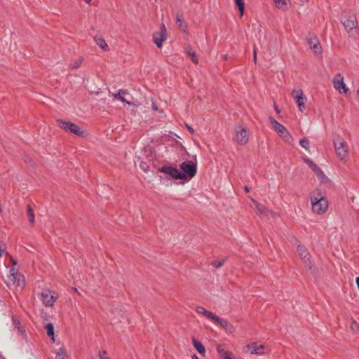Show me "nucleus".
Segmentation results:
<instances>
[{
    "instance_id": "f257e3e1",
    "label": "nucleus",
    "mask_w": 359,
    "mask_h": 359,
    "mask_svg": "<svg viewBox=\"0 0 359 359\" xmlns=\"http://www.w3.org/2000/svg\"><path fill=\"white\" fill-rule=\"evenodd\" d=\"M312 212L316 215H323L328 208V202L319 190L313 191L310 197Z\"/></svg>"
},
{
    "instance_id": "f03ea898",
    "label": "nucleus",
    "mask_w": 359,
    "mask_h": 359,
    "mask_svg": "<svg viewBox=\"0 0 359 359\" xmlns=\"http://www.w3.org/2000/svg\"><path fill=\"white\" fill-rule=\"evenodd\" d=\"M333 144L337 158L341 161H346L348 156V147L345 140L338 135L334 139Z\"/></svg>"
},
{
    "instance_id": "7ed1b4c3",
    "label": "nucleus",
    "mask_w": 359,
    "mask_h": 359,
    "mask_svg": "<svg viewBox=\"0 0 359 359\" xmlns=\"http://www.w3.org/2000/svg\"><path fill=\"white\" fill-rule=\"evenodd\" d=\"M183 180L194 177L197 172V164L193 161H186L180 164Z\"/></svg>"
},
{
    "instance_id": "20e7f679",
    "label": "nucleus",
    "mask_w": 359,
    "mask_h": 359,
    "mask_svg": "<svg viewBox=\"0 0 359 359\" xmlns=\"http://www.w3.org/2000/svg\"><path fill=\"white\" fill-rule=\"evenodd\" d=\"M57 123L62 129L69 131L76 135L85 137L87 135L86 132L83 129L72 122L58 120Z\"/></svg>"
},
{
    "instance_id": "39448f33",
    "label": "nucleus",
    "mask_w": 359,
    "mask_h": 359,
    "mask_svg": "<svg viewBox=\"0 0 359 359\" xmlns=\"http://www.w3.org/2000/svg\"><path fill=\"white\" fill-rule=\"evenodd\" d=\"M341 22L344 28L351 36L358 34V22L355 15H347L344 16Z\"/></svg>"
},
{
    "instance_id": "423d86ee",
    "label": "nucleus",
    "mask_w": 359,
    "mask_h": 359,
    "mask_svg": "<svg viewBox=\"0 0 359 359\" xmlns=\"http://www.w3.org/2000/svg\"><path fill=\"white\" fill-rule=\"evenodd\" d=\"M249 140L248 133L245 128L241 126L235 127V141L239 145H245Z\"/></svg>"
},
{
    "instance_id": "0eeeda50",
    "label": "nucleus",
    "mask_w": 359,
    "mask_h": 359,
    "mask_svg": "<svg viewBox=\"0 0 359 359\" xmlns=\"http://www.w3.org/2000/svg\"><path fill=\"white\" fill-rule=\"evenodd\" d=\"M25 278L24 276L21 273L18 274V276H15L13 273H9L7 276V279L6 280V283L8 287H16L22 288L25 285Z\"/></svg>"
},
{
    "instance_id": "6e6552de",
    "label": "nucleus",
    "mask_w": 359,
    "mask_h": 359,
    "mask_svg": "<svg viewBox=\"0 0 359 359\" xmlns=\"http://www.w3.org/2000/svg\"><path fill=\"white\" fill-rule=\"evenodd\" d=\"M291 95L293 99L295 100L298 106L299 110L303 112L306 109L305 103L307 99L306 97L304 95L302 90L294 89L292 90Z\"/></svg>"
},
{
    "instance_id": "1a4fd4ad",
    "label": "nucleus",
    "mask_w": 359,
    "mask_h": 359,
    "mask_svg": "<svg viewBox=\"0 0 359 359\" xmlns=\"http://www.w3.org/2000/svg\"><path fill=\"white\" fill-rule=\"evenodd\" d=\"M167 37V29L165 25L163 24L160 28V30L154 33L153 41L156 45L157 48H161L163 43L165 41H166Z\"/></svg>"
},
{
    "instance_id": "9d476101",
    "label": "nucleus",
    "mask_w": 359,
    "mask_h": 359,
    "mask_svg": "<svg viewBox=\"0 0 359 359\" xmlns=\"http://www.w3.org/2000/svg\"><path fill=\"white\" fill-rule=\"evenodd\" d=\"M254 205H255V210L257 213V215L263 218V217H275L276 214L267 209L266 207H264L263 205L258 203L255 199H251Z\"/></svg>"
},
{
    "instance_id": "9b49d317",
    "label": "nucleus",
    "mask_w": 359,
    "mask_h": 359,
    "mask_svg": "<svg viewBox=\"0 0 359 359\" xmlns=\"http://www.w3.org/2000/svg\"><path fill=\"white\" fill-rule=\"evenodd\" d=\"M333 86L336 90L339 93H346L348 91V88L344 82V77L341 74H337L333 79Z\"/></svg>"
},
{
    "instance_id": "f8f14e48",
    "label": "nucleus",
    "mask_w": 359,
    "mask_h": 359,
    "mask_svg": "<svg viewBox=\"0 0 359 359\" xmlns=\"http://www.w3.org/2000/svg\"><path fill=\"white\" fill-rule=\"evenodd\" d=\"M307 41L313 53L320 55L321 53V46L318 38L313 34H309L307 36Z\"/></svg>"
},
{
    "instance_id": "ddd939ff",
    "label": "nucleus",
    "mask_w": 359,
    "mask_h": 359,
    "mask_svg": "<svg viewBox=\"0 0 359 359\" xmlns=\"http://www.w3.org/2000/svg\"><path fill=\"white\" fill-rule=\"evenodd\" d=\"M297 252L306 266L311 269L313 264L312 262L310 260V255L307 249L304 246L299 245L297 246Z\"/></svg>"
},
{
    "instance_id": "4468645a",
    "label": "nucleus",
    "mask_w": 359,
    "mask_h": 359,
    "mask_svg": "<svg viewBox=\"0 0 359 359\" xmlns=\"http://www.w3.org/2000/svg\"><path fill=\"white\" fill-rule=\"evenodd\" d=\"M161 172H163L170 175L173 179L183 180L182 175L180 171L177 168L170 166H163L161 168Z\"/></svg>"
},
{
    "instance_id": "2eb2a0df",
    "label": "nucleus",
    "mask_w": 359,
    "mask_h": 359,
    "mask_svg": "<svg viewBox=\"0 0 359 359\" xmlns=\"http://www.w3.org/2000/svg\"><path fill=\"white\" fill-rule=\"evenodd\" d=\"M111 96L113 97V100H120L129 105L132 104L129 101V98H130V94L123 90H119L116 93H112Z\"/></svg>"
},
{
    "instance_id": "dca6fc26",
    "label": "nucleus",
    "mask_w": 359,
    "mask_h": 359,
    "mask_svg": "<svg viewBox=\"0 0 359 359\" xmlns=\"http://www.w3.org/2000/svg\"><path fill=\"white\" fill-rule=\"evenodd\" d=\"M41 298L43 304L47 306H52L56 300V297L51 295L48 290L41 292Z\"/></svg>"
},
{
    "instance_id": "f3484780",
    "label": "nucleus",
    "mask_w": 359,
    "mask_h": 359,
    "mask_svg": "<svg viewBox=\"0 0 359 359\" xmlns=\"http://www.w3.org/2000/svg\"><path fill=\"white\" fill-rule=\"evenodd\" d=\"M247 351L251 354H263L264 346L262 344H257V343H252L248 344Z\"/></svg>"
},
{
    "instance_id": "a211bd4d",
    "label": "nucleus",
    "mask_w": 359,
    "mask_h": 359,
    "mask_svg": "<svg viewBox=\"0 0 359 359\" xmlns=\"http://www.w3.org/2000/svg\"><path fill=\"white\" fill-rule=\"evenodd\" d=\"M269 120L273 129L278 134V135H280L287 130L282 124L278 123L272 116H270Z\"/></svg>"
},
{
    "instance_id": "6ab92c4d",
    "label": "nucleus",
    "mask_w": 359,
    "mask_h": 359,
    "mask_svg": "<svg viewBox=\"0 0 359 359\" xmlns=\"http://www.w3.org/2000/svg\"><path fill=\"white\" fill-rule=\"evenodd\" d=\"M318 180L322 184H325L329 182L328 177L325 175V173L321 170V169L317 165L314 169L312 170Z\"/></svg>"
},
{
    "instance_id": "aec40b11",
    "label": "nucleus",
    "mask_w": 359,
    "mask_h": 359,
    "mask_svg": "<svg viewBox=\"0 0 359 359\" xmlns=\"http://www.w3.org/2000/svg\"><path fill=\"white\" fill-rule=\"evenodd\" d=\"M217 351L219 355L223 359H227L231 357V353L226 350L224 344H219L217 346Z\"/></svg>"
},
{
    "instance_id": "412c9836",
    "label": "nucleus",
    "mask_w": 359,
    "mask_h": 359,
    "mask_svg": "<svg viewBox=\"0 0 359 359\" xmlns=\"http://www.w3.org/2000/svg\"><path fill=\"white\" fill-rule=\"evenodd\" d=\"M217 323L221 325L227 332H233L234 330L233 326L224 318H219Z\"/></svg>"
},
{
    "instance_id": "4be33fe9",
    "label": "nucleus",
    "mask_w": 359,
    "mask_h": 359,
    "mask_svg": "<svg viewBox=\"0 0 359 359\" xmlns=\"http://www.w3.org/2000/svg\"><path fill=\"white\" fill-rule=\"evenodd\" d=\"M44 329L46 331L47 335L50 338L52 342H55V331H54L53 324L51 323H47L45 325Z\"/></svg>"
},
{
    "instance_id": "5701e85b",
    "label": "nucleus",
    "mask_w": 359,
    "mask_h": 359,
    "mask_svg": "<svg viewBox=\"0 0 359 359\" xmlns=\"http://www.w3.org/2000/svg\"><path fill=\"white\" fill-rule=\"evenodd\" d=\"M192 344L194 348L196 349V351L202 355H204L205 353V348L203 345V344L196 340L195 338L192 339Z\"/></svg>"
},
{
    "instance_id": "b1692460",
    "label": "nucleus",
    "mask_w": 359,
    "mask_h": 359,
    "mask_svg": "<svg viewBox=\"0 0 359 359\" xmlns=\"http://www.w3.org/2000/svg\"><path fill=\"white\" fill-rule=\"evenodd\" d=\"M94 41L95 43L103 50L106 51L108 50V45L102 36H95L94 37Z\"/></svg>"
},
{
    "instance_id": "393cba45",
    "label": "nucleus",
    "mask_w": 359,
    "mask_h": 359,
    "mask_svg": "<svg viewBox=\"0 0 359 359\" xmlns=\"http://www.w3.org/2000/svg\"><path fill=\"white\" fill-rule=\"evenodd\" d=\"M176 23L181 30H182L183 32H185L187 30V23L185 22L183 16L181 14H177Z\"/></svg>"
},
{
    "instance_id": "a878e982",
    "label": "nucleus",
    "mask_w": 359,
    "mask_h": 359,
    "mask_svg": "<svg viewBox=\"0 0 359 359\" xmlns=\"http://www.w3.org/2000/svg\"><path fill=\"white\" fill-rule=\"evenodd\" d=\"M289 1L290 0H273L276 7L282 11L287 9Z\"/></svg>"
},
{
    "instance_id": "bb28decb",
    "label": "nucleus",
    "mask_w": 359,
    "mask_h": 359,
    "mask_svg": "<svg viewBox=\"0 0 359 359\" xmlns=\"http://www.w3.org/2000/svg\"><path fill=\"white\" fill-rule=\"evenodd\" d=\"M283 141H285L286 143L292 144L294 139L290 135V133L286 130L285 132H283V134L279 135Z\"/></svg>"
},
{
    "instance_id": "cd10ccee",
    "label": "nucleus",
    "mask_w": 359,
    "mask_h": 359,
    "mask_svg": "<svg viewBox=\"0 0 359 359\" xmlns=\"http://www.w3.org/2000/svg\"><path fill=\"white\" fill-rule=\"evenodd\" d=\"M204 316L215 323H217L219 318V317L208 310L205 311Z\"/></svg>"
},
{
    "instance_id": "c85d7f7f",
    "label": "nucleus",
    "mask_w": 359,
    "mask_h": 359,
    "mask_svg": "<svg viewBox=\"0 0 359 359\" xmlns=\"http://www.w3.org/2000/svg\"><path fill=\"white\" fill-rule=\"evenodd\" d=\"M12 321H13V325L15 326V328L19 332H21V333L23 334L24 333V329H23L22 326L21 325L19 320L17 318H15V317H13Z\"/></svg>"
},
{
    "instance_id": "c756f323",
    "label": "nucleus",
    "mask_w": 359,
    "mask_h": 359,
    "mask_svg": "<svg viewBox=\"0 0 359 359\" xmlns=\"http://www.w3.org/2000/svg\"><path fill=\"white\" fill-rule=\"evenodd\" d=\"M234 3L238 8L241 15H243L245 11V4L243 0H234Z\"/></svg>"
},
{
    "instance_id": "7c9ffc66",
    "label": "nucleus",
    "mask_w": 359,
    "mask_h": 359,
    "mask_svg": "<svg viewBox=\"0 0 359 359\" xmlns=\"http://www.w3.org/2000/svg\"><path fill=\"white\" fill-rule=\"evenodd\" d=\"M186 52H187V55L191 57V60L195 64H197L198 63V59H197V57L196 55V53L191 48H187V50H186Z\"/></svg>"
},
{
    "instance_id": "2f4dec72",
    "label": "nucleus",
    "mask_w": 359,
    "mask_h": 359,
    "mask_svg": "<svg viewBox=\"0 0 359 359\" xmlns=\"http://www.w3.org/2000/svg\"><path fill=\"white\" fill-rule=\"evenodd\" d=\"M299 144L305 150L308 151L310 150L309 140L307 138L304 137L303 139L300 140Z\"/></svg>"
},
{
    "instance_id": "473e14b6",
    "label": "nucleus",
    "mask_w": 359,
    "mask_h": 359,
    "mask_svg": "<svg viewBox=\"0 0 359 359\" xmlns=\"http://www.w3.org/2000/svg\"><path fill=\"white\" fill-rule=\"evenodd\" d=\"M351 330L353 333L359 334V324L353 319H351Z\"/></svg>"
},
{
    "instance_id": "72a5a7b5",
    "label": "nucleus",
    "mask_w": 359,
    "mask_h": 359,
    "mask_svg": "<svg viewBox=\"0 0 359 359\" xmlns=\"http://www.w3.org/2000/svg\"><path fill=\"white\" fill-rule=\"evenodd\" d=\"M27 215H28V219H29V221L30 222V223L34 224V211L32 210V209L31 208V207L29 205L27 207Z\"/></svg>"
},
{
    "instance_id": "f704fd0d",
    "label": "nucleus",
    "mask_w": 359,
    "mask_h": 359,
    "mask_svg": "<svg viewBox=\"0 0 359 359\" xmlns=\"http://www.w3.org/2000/svg\"><path fill=\"white\" fill-rule=\"evenodd\" d=\"M302 159L309 166V168L311 170L314 169L317 166V165L315 163H313L312 161H311L306 156L303 157Z\"/></svg>"
},
{
    "instance_id": "c9c22d12",
    "label": "nucleus",
    "mask_w": 359,
    "mask_h": 359,
    "mask_svg": "<svg viewBox=\"0 0 359 359\" xmlns=\"http://www.w3.org/2000/svg\"><path fill=\"white\" fill-rule=\"evenodd\" d=\"M92 359H95V358H93ZM98 359H111V358L107 355V351H105L104 350H102V351H99Z\"/></svg>"
},
{
    "instance_id": "e433bc0d",
    "label": "nucleus",
    "mask_w": 359,
    "mask_h": 359,
    "mask_svg": "<svg viewBox=\"0 0 359 359\" xmlns=\"http://www.w3.org/2000/svg\"><path fill=\"white\" fill-rule=\"evenodd\" d=\"M225 260V259H222L221 260H215L212 262V266L215 268H219L224 264Z\"/></svg>"
},
{
    "instance_id": "4c0bfd02",
    "label": "nucleus",
    "mask_w": 359,
    "mask_h": 359,
    "mask_svg": "<svg viewBox=\"0 0 359 359\" xmlns=\"http://www.w3.org/2000/svg\"><path fill=\"white\" fill-rule=\"evenodd\" d=\"M82 60H82V59H81V58H79V59L76 60V61H74V62H72V63L70 64V67H71L72 69H76V68H78V67L81 65V62H82Z\"/></svg>"
},
{
    "instance_id": "58836bf2",
    "label": "nucleus",
    "mask_w": 359,
    "mask_h": 359,
    "mask_svg": "<svg viewBox=\"0 0 359 359\" xmlns=\"http://www.w3.org/2000/svg\"><path fill=\"white\" fill-rule=\"evenodd\" d=\"M195 310H196V312L197 313H198V314H200V315H202V316H204V315H205V311H207V310H206L205 308H203V306H196V309H195Z\"/></svg>"
},
{
    "instance_id": "ea45409f",
    "label": "nucleus",
    "mask_w": 359,
    "mask_h": 359,
    "mask_svg": "<svg viewBox=\"0 0 359 359\" xmlns=\"http://www.w3.org/2000/svg\"><path fill=\"white\" fill-rule=\"evenodd\" d=\"M140 167L144 172H147L149 170V165L142 161L140 162Z\"/></svg>"
},
{
    "instance_id": "a19ab883",
    "label": "nucleus",
    "mask_w": 359,
    "mask_h": 359,
    "mask_svg": "<svg viewBox=\"0 0 359 359\" xmlns=\"http://www.w3.org/2000/svg\"><path fill=\"white\" fill-rule=\"evenodd\" d=\"M65 351L63 348H60L57 353V358H60V359L65 358Z\"/></svg>"
},
{
    "instance_id": "79ce46f5",
    "label": "nucleus",
    "mask_w": 359,
    "mask_h": 359,
    "mask_svg": "<svg viewBox=\"0 0 359 359\" xmlns=\"http://www.w3.org/2000/svg\"><path fill=\"white\" fill-rule=\"evenodd\" d=\"M9 273H13V274H15V276H18V274H20V273L18 272V269H16L15 267L14 266H12L10 270H9Z\"/></svg>"
},
{
    "instance_id": "37998d69",
    "label": "nucleus",
    "mask_w": 359,
    "mask_h": 359,
    "mask_svg": "<svg viewBox=\"0 0 359 359\" xmlns=\"http://www.w3.org/2000/svg\"><path fill=\"white\" fill-rule=\"evenodd\" d=\"M11 262L13 264L12 266L15 267V266L17 265V261L15 259H14L13 257H11Z\"/></svg>"
},
{
    "instance_id": "c03bdc74",
    "label": "nucleus",
    "mask_w": 359,
    "mask_h": 359,
    "mask_svg": "<svg viewBox=\"0 0 359 359\" xmlns=\"http://www.w3.org/2000/svg\"><path fill=\"white\" fill-rule=\"evenodd\" d=\"M187 129L189 130V131L191 133H194V130L193 129L192 127H191L189 125H186Z\"/></svg>"
},
{
    "instance_id": "a18cd8bd",
    "label": "nucleus",
    "mask_w": 359,
    "mask_h": 359,
    "mask_svg": "<svg viewBox=\"0 0 359 359\" xmlns=\"http://www.w3.org/2000/svg\"><path fill=\"white\" fill-rule=\"evenodd\" d=\"M151 107H152L153 110L158 111V107L154 102L152 103Z\"/></svg>"
},
{
    "instance_id": "49530a36",
    "label": "nucleus",
    "mask_w": 359,
    "mask_h": 359,
    "mask_svg": "<svg viewBox=\"0 0 359 359\" xmlns=\"http://www.w3.org/2000/svg\"><path fill=\"white\" fill-rule=\"evenodd\" d=\"M256 59H257V50L255 48H254V60H255V62L256 61Z\"/></svg>"
},
{
    "instance_id": "de8ad7c7",
    "label": "nucleus",
    "mask_w": 359,
    "mask_h": 359,
    "mask_svg": "<svg viewBox=\"0 0 359 359\" xmlns=\"http://www.w3.org/2000/svg\"><path fill=\"white\" fill-rule=\"evenodd\" d=\"M356 98L359 101V86H358V88L357 89V92H356Z\"/></svg>"
},
{
    "instance_id": "09e8293b",
    "label": "nucleus",
    "mask_w": 359,
    "mask_h": 359,
    "mask_svg": "<svg viewBox=\"0 0 359 359\" xmlns=\"http://www.w3.org/2000/svg\"><path fill=\"white\" fill-rule=\"evenodd\" d=\"M191 359H199L198 357L196 355H194L191 358Z\"/></svg>"
},
{
    "instance_id": "8fccbe9b",
    "label": "nucleus",
    "mask_w": 359,
    "mask_h": 359,
    "mask_svg": "<svg viewBox=\"0 0 359 359\" xmlns=\"http://www.w3.org/2000/svg\"><path fill=\"white\" fill-rule=\"evenodd\" d=\"M275 110L276 111L277 113H280V110L277 108L276 106L275 107Z\"/></svg>"
},
{
    "instance_id": "3c124183",
    "label": "nucleus",
    "mask_w": 359,
    "mask_h": 359,
    "mask_svg": "<svg viewBox=\"0 0 359 359\" xmlns=\"http://www.w3.org/2000/svg\"><path fill=\"white\" fill-rule=\"evenodd\" d=\"M245 191L248 192L249 191V188L248 187H245Z\"/></svg>"
},
{
    "instance_id": "603ef678",
    "label": "nucleus",
    "mask_w": 359,
    "mask_h": 359,
    "mask_svg": "<svg viewBox=\"0 0 359 359\" xmlns=\"http://www.w3.org/2000/svg\"><path fill=\"white\" fill-rule=\"evenodd\" d=\"M85 1H86V3H88V4H89V3L91 1V0H85Z\"/></svg>"
},
{
    "instance_id": "864d4df0",
    "label": "nucleus",
    "mask_w": 359,
    "mask_h": 359,
    "mask_svg": "<svg viewBox=\"0 0 359 359\" xmlns=\"http://www.w3.org/2000/svg\"><path fill=\"white\" fill-rule=\"evenodd\" d=\"M226 57H227V56H226V55H224V60H226Z\"/></svg>"
},
{
    "instance_id": "5fc2aeb1",
    "label": "nucleus",
    "mask_w": 359,
    "mask_h": 359,
    "mask_svg": "<svg viewBox=\"0 0 359 359\" xmlns=\"http://www.w3.org/2000/svg\"><path fill=\"white\" fill-rule=\"evenodd\" d=\"M227 359H232L231 357L228 358Z\"/></svg>"
},
{
    "instance_id": "6e6d98bb",
    "label": "nucleus",
    "mask_w": 359,
    "mask_h": 359,
    "mask_svg": "<svg viewBox=\"0 0 359 359\" xmlns=\"http://www.w3.org/2000/svg\"><path fill=\"white\" fill-rule=\"evenodd\" d=\"M61 359H65V358H62Z\"/></svg>"
}]
</instances>
